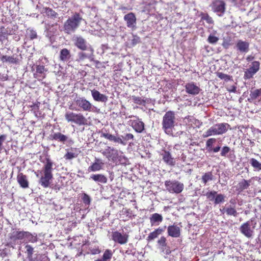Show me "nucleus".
Returning a JSON list of instances; mask_svg holds the SVG:
<instances>
[{
  "label": "nucleus",
  "instance_id": "obj_47",
  "mask_svg": "<svg viewBox=\"0 0 261 261\" xmlns=\"http://www.w3.org/2000/svg\"><path fill=\"white\" fill-rule=\"evenodd\" d=\"M121 138L122 139V141H124L126 144V141L134 139V136L133 134L128 133L126 134L124 136H121Z\"/></svg>",
  "mask_w": 261,
  "mask_h": 261
},
{
  "label": "nucleus",
  "instance_id": "obj_43",
  "mask_svg": "<svg viewBox=\"0 0 261 261\" xmlns=\"http://www.w3.org/2000/svg\"><path fill=\"white\" fill-rule=\"evenodd\" d=\"M26 249V253H27V255L29 259L32 257V255L33 254V248L30 245H27L25 247Z\"/></svg>",
  "mask_w": 261,
  "mask_h": 261
},
{
  "label": "nucleus",
  "instance_id": "obj_21",
  "mask_svg": "<svg viewBox=\"0 0 261 261\" xmlns=\"http://www.w3.org/2000/svg\"><path fill=\"white\" fill-rule=\"evenodd\" d=\"M236 48L241 53H247L249 51V43L247 41L239 40L237 41Z\"/></svg>",
  "mask_w": 261,
  "mask_h": 261
},
{
  "label": "nucleus",
  "instance_id": "obj_15",
  "mask_svg": "<svg viewBox=\"0 0 261 261\" xmlns=\"http://www.w3.org/2000/svg\"><path fill=\"white\" fill-rule=\"evenodd\" d=\"M87 50H88L89 53L80 52L78 53L76 60L79 62H82L86 59H88L90 61L93 60V49L91 46H89V49H87Z\"/></svg>",
  "mask_w": 261,
  "mask_h": 261
},
{
  "label": "nucleus",
  "instance_id": "obj_1",
  "mask_svg": "<svg viewBox=\"0 0 261 261\" xmlns=\"http://www.w3.org/2000/svg\"><path fill=\"white\" fill-rule=\"evenodd\" d=\"M53 163L49 159H47L45 163L42 170L40 172L41 174L39 176V174H36L37 177H40L39 183L43 187L47 188L50 184V181L53 178Z\"/></svg>",
  "mask_w": 261,
  "mask_h": 261
},
{
  "label": "nucleus",
  "instance_id": "obj_60",
  "mask_svg": "<svg viewBox=\"0 0 261 261\" xmlns=\"http://www.w3.org/2000/svg\"><path fill=\"white\" fill-rule=\"evenodd\" d=\"M102 153L103 154V155L106 156V157L110 159L112 156H113V153H112L111 154H108V148L106 149L105 151H103Z\"/></svg>",
  "mask_w": 261,
  "mask_h": 261
},
{
  "label": "nucleus",
  "instance_id": "obj_12",
  "mask_svg": "<svg viewBox=\"0 0 261 261\" xmlns=\"http://www.w3.org/2000/svg\"><path fill=\"white\" fill-rule=\"evenodd\" d=\"M185 87L186 92L192 96L198 95L201 91L200 87L193 82L186 84Z\"/></svg>",
  "mask_w": 261,
  "mask_h": 261
},
{
  "label": "nucleus",
  "instance_id": "obj_20",
  "mask_svg": "<svg viewBox=\"0 0 261 261\" xmlns=\"http://www.w3.org/2000/svg\"><path fill=\"white\" fill-rule=\"evenodd\" d=\"M91 95L95 101L106 102L108 99V96L106 95L100 93L98 91L93 89L91 91Z\"/></svg>",
  "mask_w": 261,
  "mask_h": 261
},
{
  "label": "nucleus",
  "instance_id": "obj_16",
  "mask_svg": "<svg viewBox=\"0 0 261 261\" xmlns=\"http://www.w3.org/2000/svg\"><path fill=\"white\" fill-rule=\"evenodd\" d=\"M72 41L78 48L83 50H86L89 49L86 40L81 36L74 35L72 38Z\"/></svg>",
  "mask_w": 261,
  "mask_h": 261
},
{
  "label": "nucleus",
  "instance_id": "obj_5",
  "mask_svg": "<svg viewBox=\"0 0 261 261\" xmlns=\"http://www.w3.org/2000/svg\"><path fill=\"white\" fill-rule=\"evenodd\" d=\"M65 118L68 122L73 123L80 126L84 125L87 123L86 118L81 113L67 111L65 114Z\"/></svg>",
  "mask_w": 261,
  "mask_h": 261
},
{
  "label": "nucleus",
  "instance_id": "obj_38",
  "mask_svg": "<svg viewBox=\"0 0 261 261\" xmlns=\"http://www.w3.org/2000/svg\"><path fill=\"white\" fill-rule=\"evenodd\" d=\"M250 163L253 168L257 169L258 170H261V163L256 159L252 158L250 161Z\"/></svg>",
  "mask_w": 261,
  "mask_h": 261
},
{
  "label": "nucleus",
  "instance_id": "obj_46",
  "mask_svg": "<svg viewBox=\"0 0 261 261\" xmlns=\"http://www.w3.org/2000/svg\"><path fill=\"white\" fill-rule=\"evenodd\" d=\"M77 154H75V153L70 151L67 152V153H66L64 156V158L66 160H71L73 158H75L77 156Z\"/></svg>",
  "mask_w": 261,
  "mask_h": 261
},
{
  "label": "nucleus",
  "instance_id": "obj_45",
  "mask_svg": "<svg viewBox=\"0 0 261 261\" xmlns=\"http://www.w3.org/2000/svg\"><path fill=\"white\" fill-rule=\"evenodd\" d=\"M224 199L225 196L221 194H217L216 195V197L215 198L214 202L215 204H218L221 202H223L224 201Z\"/></svg>",
  "mask_w": 261,
  "mask_h": 261
},
{
  "label": "nucleus",
  "instance_id": "obj_50",
  "mask_svg": "<svg viewBox=\"0 0 261 261\" xmlns=\"http://www.w3.org/2000/svg\"><path fill=\"white\" fill-rule=\"evenodd\" d=\"M217 76L222 80H224L225 81H228L230 79L229 75L222 72L217 73Z\"/></svg>",
  "mask_w": 261,
  "mask_h": 261
},
{
  "label": "nucleus",
  "instance_id": "obj_17",
  "mask_svg": "<svg viewBox=\"0 0 261 261\" xmlns=\"http://www.w3.org/2000/svg\"><path fill=\"white\" fill-rule=\"evenodd\" d=\"M124 20L126 22L127 27L132 30L136 28V17L133 13H129L124 16Z\"/></svg>",
  "mask_w": 261,
  "mask_h": 261
},
{
  "label": "nucleus",
  "instance_id": "obj_40",
  "mask_svg": "<svg viewBox=\"0 0 261 261\" xmlns=\"http://www.w3.org/2000/svg\"><path fill=\"white\" fill-rule=\"evenodd\" d=\"M44 13L48 16L50 17L51 18L56 17L57 15V13L55 11L49 8H46L45 9Z\"/></svg>",
  "mask_w": 261,
  "mask_h": 261
},
{
  "label": "nucleus",
  "instance_id": "obj_34",
  "mask_svg": "<svg viewBox=\"0 0 261 261\" xmlns=\"http://www.w3.org/2000/svg\"><path fill=\"white\" fill-rule=\"evenodd\" d=\"M48 257L45 254H37L30 258V261H49Z\"/></svg>",
  "mask_w": 261,
  "mask_h": 261
},
{
  "label": "nucleus",
  "instance_id": "obj_28",
  "mask_svg": "<svg viewBox=\"0 0 261 261\" xmlns=\"http://www.w3.org/2000/svg\"><path fill=\"white\" fill-rule=\"evenodd\" d=\"M71 55L69 50L66 48L62 49L60 53V59L63 62H67L70 58Z\"/></svg>",
  "mask_w": 261,
  "mask_h": 261
},
{
  "label": "nucleus",
  "instance_id": "obj_55",
  "mask_svg": "<svg viewBox=\"0 0 261 261\" xmlns=\"http://www.w3.org/2000/svg\"><path fill=\"white\" fill-rule=\"evenodd\" d=\"M133 99L135 103L138 105H142L144 101L141 97L134 96L133 97Z\"/></svg>",
  "mask_w": 261,
  "mask_h": 261
},
{
  "label": "nucleus",
  "instance_id": "obj_19",
  "mask_svg": "<svg viewBox=\"0 0 261 261\" xmlns=\"http://www.w3.org/2000/svg\"><path fill=\"white\" fill-rule=\"evenodd\" d=\"M161 155L163 161L168 165L173 166L175 165V160L169 151L164 150Z\"/></svg>",
  "mask_w": 261,
  "mask_h": 261
},
{
  "label": "nucleus",
  "instance_id": "obj_62",
  "mask_svg": "<svg viewBox=\"0 0 261 261\" xmlns=\"http://www.w3.org/2000/svg\"><path fill=\"white\" fill-rule=\"evenodd\" d=\"M229 45H230V44L228 42H226V41H224L222 44V46L225 48H227L228 47V46H229Z\"/></svg>",
  "mask_w": 261,
  "mask_h": 261
},
{
  "label": "nucleus",
  "instance_id": "obj_29",
  "mask_svg": "<svg viewBox=\"0 0 261 261\" xmlns=\"http://www.w3.org/2000/svg\"><path fill=\"white\" fill-rule=\"evenodd\" d=\"M24 239L31 243H35L38 241L37 234L35 233L32 234L28 231H24Z\"/></svg>",
  "mask_w": 261,
  "mask_h": 261
},
{
  "label": "nucleus",
  "instance_id": "obj_26",
  "mask_svg": "<svg viewBox=\"0 0 261 261\" xmlns=\"http://www.w3.org/2000/svg\"><path fill=\"white\" fill-rule=\"evenodd\" d=\"M17 181L20 186L23 188H27L29 187V182L27 180V176L23 173H20L17 177Z\"/></svg>",
  "mask_w": 261,
  "mask_h": 261
},
{
  "label": "nucleus",
  "instance_id": "obj_10",
  "mask_svg": "<svg viewBox=\"0 0 261 261\" xmlns=\"http://www.w3.org/2000/svg\"><path fill=\"white\" fill-rule=\"evenodd\" d=\"M112 240L115 243L124 245L127 243L128 236L126 233H121L118 231L112 232Z\"/></svg>",
  "mask_w": 261,
  "mask_h": 261
},
{
  "label": "nucleus",
  "instance_id": "obj_64",
  "mask_svg": "<svg viewBox=\"0 0 261 261\" xmlns=\"http://www.w3.org/2000/svg\"><path fill=\"white\" fill-rule=\"evenodd\" d=\"M220 211L221 213L223 214H224L225 213H226V206L223 207L222 208H220Z\"/></svg>",
  "mask_w": 261,
  "mask_h": 261
},
{
  "label": "nucleus",
  "instance_id": "obj_49",
  "mask_svg": "<svg viewBox=\"0 0 261 261\" xmlns=\"http://www.w3.org/2000/svg\"><path fill=\"white\" fill-rule=\"evenodd\" d=\"M217 194V192L216 191H211L208 192L206 193V196L207 198L211 201L215 200V198L216 197V194Z\"/></svg>",
  "mask_w": 261,
  "mask_h": 261
},
{
  "label": "nucleus",
  "instance_id": "obj_3",
  "mask_svg": "<svg viewBox=\"0 0 261 261\" xmlns=\"http://www.w3.org/2000/svg\"><path fill=\"white\" fill-rule=\"evenodd\" d=\"M83 20L82 17L79 13H75L64 23V31L67 34L73 33Z\"/></svg>",
  "mask_w": 261,
  "mask_h": 261
},
{
  "label": "nucleus",
  "instance_id": "obj_13",
  "mask_svg": "<svg viewBox=\"0 0 261 261\" xmlns=\"http://www.w3.org/2000/svg\"><path fill=\"white\" fill-rule=\"evenodd\" d=\"M225 3L220 0L215 1L212 5V8L214 12L217 13L219 16H222L225 10Z\"/></svg>",
  "mask_w": 261,
  "mask_h": 261
},
{
  "label": "nucleus",
  "instance_id": "obj_63",
  "mask_svg": "<svg viewBox=\"0 0 261 261\" xmlns=\"http://www.w3.org/2000/svg\"><path fill=\"white\" fill-rule=\"evenodd\" d=\"M164 253L166 254H169L171 253V251L169 249H167L166 247L164 248V252H163Z\"/></svg>",
  "mask_w": 261,
  "mask_h": 261
},
{
  "label": "nucleus",
  "instance_id": "obj_44",
  "mask_svg": "<svg viewBox=\"0 0 261 261\" xmlns=\"http://www.w3.org/2000/svg\"><path fill=\"white\" fill-rule=\"evenodd\" d=\"M28 36L31 39H34L37 38V33L35 31L32 29H28L27 31Z\"/></svg>",
  "mask_w": 261,
  "mask_h": 261
},
{
  "label": "nucleus",
  "instance_id": "obj_48",
  "mask_svg": "<svg viewBox=\"0 0 261 261\" xmlns=\"http://www.w3.org/2000/svg\"><path fill=\"white\" fill-rule=\"evenodd\" d=\"M112 141L115 143L121 144L123 145H126V143L124 141H122V139L121 137L114 136Z\"/></svg>",
  "mask_w": 261,
  "mask_h": 261
},
{
  "label": "nucleus",
  "instance_id": "obj_24",
  "mask_svg": "<svg viewBox=\"0 0 261 261\" xmlns=\"http://www.w3.org/2000/svg\"><path fill=\"white\" fill-rule=\"evenodd\" d=\"M162 221V216L158 213L153 214L150 218V222L151 226L159 225Z\"/></svg>",
  "mask_w": 261,
  "mask_h": 261
},
{
  "label": "nucleus",
  "instance_id": "obj_22",
  "mask_svg": "<svg viewBox=\"0 0 261 261\" xmlns=\"http://www.w3.org/2000/svg\"><path fill=\"white\" fill-rule=\"evenodd\" d=\"M168 233L169 236L174 238H178L180 234V228L177 225H170L168 227Z\"/></svg>",
  "mask_w": 261,
  "mask_h": 261
},
{
  "label": "nucleus",
  "instance_id": "obj_8",
  "mask_svg": "<svg viewBox=\"0 0 261 261\" xmlns=\"http://www.w3.org/2000/svg\"><path fill=\"white\" fill-rule=\"evenodd\" d=\"M74 101L76 106L83 111L91 112L93 110L94 107L84 97H77L74 99Z\"/></svg>",
  "mask_w": 261,
  "mask_h": 261
},
{
  "label": "nucleus",
  "instance_id": "obj_52",
  "mask_svg": "<svg viewBox=\"0 0 261 261\" xmlns=\"http://www.w3.org/2000/svg\"><path fill=\"white\" fill-rule=\"evenodd\" d=\"M215 142L216 139L215 138H210L208 139L206 142V147L211 149L214 143Z\"/></svg>",
  "mask_w": 261,
  "mask_h": 261
},
{
  "label": "nucleus",
  "instance_id": "obj_18",
  "mask_svg": "<svg viewBox=\"0 0 261 261\" xmlns=\"http://www.w3.org/2000/svg\"><path fill=\"white\" fill-rule=\"evenodd\" d=\"M51 137L53 140L58 141L63 144H65L66 142H68L69 144H72L73 143L71 139H69L67 136L59 132L55 133L52 135Z\"/></svg>",
  "mask_w": 261,
  "mask_h": 261
},
{
  "label": "nucleus",
  "instance_id": "obj_2",
  "mask_svg": "<svg viewBox=\"0 0 261 261\" xmlns=\"http://www.w3.org/2000/svg\"><path fill=\"white\" fill-rule=\"evenodd\" d=\"M175 113L168 111L164 115L162 121V128L165 133L168 135H173V130L176 125Z\"/></svg>",
  "mask_w": 261,
  "mask_h": 261
},
{
  "label": "nucleus",
  "instance_id": "obj_42",
  "mask_svg": "<svg viewBox=\"0 0 261 261\" xmlns=\"http://www.w3.org/2000/svg\"><path fill=\"white\" fill-rule=\"evenodd\" d=\"M201 16V19L205 20L207 23L210 24H212L214 23V21L212 18L210 17L207 14L202 13Z\"/></svg>",
  "mask_w": 261,
  "mask_h": 261
},
{
  "label": "nucleus",
  "instance_id": "obj_51",
  "mask_svg": "<svg viewBox=\"0 0 261 261\" xmlns=\"http://www.w3.org/2000/svg\"><path fill=\"white\" fill-rule=\"evenodd\" d=\"M230 149L228 146H224L222 148L221 155L222 156H225L226 154L230 151Z\"/></svg>",
  "mask_w": 261,
  "mask_h": 261
},
{
  "label": "nucleus",
  "instance_id": "obj_36",
  "mask_svg": "<svg viewBox=\"0 0 261 261\" xmlns=\"http://www.w3.org/2000/svg\"><path fill=\"white\" fill-rule=\"evenodd\" d=\"M158 244L160 246V249L162 252H164V248L166 247V239L164 237H162L158 241Z\"/></svg>",
  "mask_w": 261,
  "mask_h": 261
},
{
  "label": "nucleus",
  "instance_id": "obj_11",
  "mask_svg": "<svg viewBox=\"0 0 261 261\" xmlns=\"http://www.w3.org/2000/svg\"><path fill=\"white\" fill-rule=\"evenodd\" d=\"M24 231L14 230L9 234L10 243L16 245L18 243V241L24 239Z\"/></svg>",
  "mask_w": 261,
  "mask_h": 261
},
{
  "label": "nucleus",
  "instance_id": "obj_58",
  "mask_svg": "<svg viewBox=\"0 0 261 261\" xmlns=\"http://www.w3.org/2000/svg\"><path fill=\"white\" fill-rule=\"evenodd\" d=\"M237 87L235 86H230L227 87V90L230 92L235 93L236 92Z\"/></svg>",
  "mask_w": 261,
  "mask_h": 261
},
{
  "label": "nucleus",
  "instance_id": "obj_35",
  "mask_svg": "<svg viewBox=\"0 0 261 261\" xmlns=\"http://www.w3.org/2000/svg\"><path fill=\"white\" fill-rule=\"evenodd\" d=\"M1 61L3 62H9L10 63L15 64L17 63V59L12 56H3L1 58Z\"/></svg>",
  "mask_w": 261,
  "mask_h": 261
},
{
  "label": "nucleus",
  "instance_id": "obj_57",
  "mask_svg": "<svg viewBox=\"0 0 261 261\" xmlns=\"http://www.w3.org/2000/svg\"><path fill=\"white\" fill-rule=\"evenodd\" d=\"M114 135L110 134L109 133H102V136L107 139L108 140L112 141Z\"/></svg>",
  "mask_w": 261,
  "mask_h": 261
},
{
  "label": "nucleus",
  "instance_id": "obj_59",
  "mask_svg": "<svg viewBox=\"0 0 261 261\" xmlns=\"http://www.w3.org/2000/svg\"><path fill=\"white\" fill-rule=\"evenodd\" d=\"M7 138L6 135H2L0 136V148L1 147L3 142L5 141Z\"/></svg>",
  "mask_w": 261,
  "mask_h": 261
},
{
  "label": "nucleus",
  "instance_id": "obj_27",
  "mask_svg": "<svg viewBox=\"0 0 261 261\" xmlns=\"http://www.w3.org/2000/svg\"><path fill=\"white\" fill-rule=\"evenodd\" d=\"M90 178L96 182L102 184H106L107 182V178L105 175L100 174H92Z\"/></svg>",
  "mask_w": 261,
  "mask_h": 261
},
{
  "label": "nucleus",
  "instance_id": "obj_23",
  "mask_svg": "<svg viewBox=\"0 0 261 261\" xmlns=\"http://www.w3.org/2000/svg\"><path fill=\"white\" fill-rule=\"evenodd\" d=\"M165 228L166 226L163 228L159 227L155 229L153 231L149 234L147 238V240L150 241L158 238L159 235L162 234L163 232L165 231Z\"/></svg>",
  "mask_w": 261,
  "mask_h": 261
},
{
  "label": "nucleus",
  "instance_id": "obj_14",
  "mask_svg": "<svg viewBox=\"0 0 261 261\" xmlns=\"http://www.w3.org/2000/svg\"><path fill=\"white\" fill-rule=\"evenodd\" d=\"M130 118L135 117L136 119L130 121V125L135 130L139 133H142L144 129V123L138 117L134 116H129Z\"/></svg>",
  "mask_w": 261,
  "mask_h": 261
},
{
  "label": "nucleus",
  "instance_id": "obj_39",
  "mask_svg": "<svg viewBox=\"0 0 261 261\" xmlns=\"http://www.w3.org/2000/svg\"><path fill=\"white\" fill-rule=\"evenodd\" d=\"M213 178V175L211 172L205 173L202 176V180L204 184H206L208 181L212 180Z\"/></svg>",
  "mask_w": 261,
  "mask_h": 261
},
{
  "label": "nucleus",
  "instance_id": "obj_37",
  "mask_svg": "<svg viewBox=\"0 0 261 261\" xmlns=\"http://www.w3.org/2000/svg\"><path fill=\"white\" fill-rule=\"evenodd\" d=\"M112 153H113V156L110 159L113 160L117 157L118 151L113 147H108V154H111Z\"/></svg>",
  "mask_w": 261,
  "mask_h": 261
},
{
  "label": "nucleus",
  "instance_id": "obj_6",
  "mask_svg": "<svg viewBox=\"0 0 261 261\" xmlns=\"http://www.w3.org/2000/svg\"><path fill=\"white\" fill-rule=\"evenodd\" d=\"M166 190L171 194H179L184 189V185L176 180H169L165 182Z\"/></svg>",
  "mask_w": 261,
  "mask_h": 261
},
{
  "label": "nucleus",
  "instance_id": "obj_33",
  "mask_svg": "<svg viewBox=\"0 0 261 261\" xmlns=\"http://www.w3.org/2000/svg\"><path fill=\"white\" fill-rule=\"evenodd\" d=\"M259 97H260L259 101H261V89L251 91L250 92V98L249 100H254Z\"/></svg>",
  "mask_w": 261,
  "mask_h": 261
},
{
  "label": "nucleus",
  "instance_id": "obj_61",
  "mask_svg": "<svg viewBox=\"0 0 261 261\" xmlns=\"http://www.w3.org/2000/svg\"><path fill=\"white\" fill-rule=\"evenodd\" d=\"M229 205H234V206L236 207V202L233 199H231L229 201V204H228Z\"/></svg>",
  "mask_w": 261,
  "mask_h": 261
},
{
  "label": "nucleus",
  "instance_id": "obj_53",
  "mask_svg": "<svg viewBox=\"0 0 261 261\" xmlns=\"http://www.w3.org/2000/svg\"><path fill=\"white\" fill-rule=\"evenodd\" d=\"M82 199L85 204H89L90 203L91 198L87 194H84Z\"/></svg>",
  "mask_w": 261,
  "mask_h": 261
},
{
  "label": "nucleus",
  "instance_id": "obj_54",
  "mask_svg": "<svg viewBox=\"0 0 261 261\" xmlns=\"http://www.w3.org/2000/svg\"><path fill=\"white\" fill-rule=\"evenodd\" d=\"M140 42V38L137 36H133V39L131 40V43L133 46H135Z\"/></svg>",
  "mask_w": 261,
  "mask_h": 261
},
{
  "label": "nucleus",
  "instance_id": "obj_41",
  "mask_svg": "<svg viewBox=\"0 0 261 261\" xmlns=\"http://www.w3.org/2000/svg\"><path fill=\"white\" fill-rule=\"evenodd\" d=\"M249 186L250 181H248L245 179H243L239 184V188L241 190L246 189L249 187Z\"/></svg>",
  "mask_w": 261,
  "mask_h": 261
},
{
  "label": "nucleus",
  "instance_id": "obj_32",
  "mask_svg": "<svg viewBox=\"0 0 261 261\" xmlns=\"http://www.w3.org/2000/svg\"><path fill=\"white\" fill-rule=\"evenodd\" d=\"M226 214L228 216H233L237 217L238 213L236 210V207L234 205H229L228 203L226 204Z\"/></svg>",
  "mask_w": 261,
  "mask_h": 261
},
{
  "label": "nucleus",
  "instance_id": "obj_25",
  "mask_svg": "<svg viewBox=\"0 0 261 261\" xmlns=\"http://www.w3.org/2000/svg\"><path fill=\"white\" fill-rule=\"evenodd\" d=\"M103 163L100 159H95V162L93 163L89 168L88 171L95 172L99 171L102 168Z\"/></svg>",
  "mask_w": 261,
  "mask_h": 261
},
{
  "label": "nucleus",
  "instance_id": "obj_30",
  "mask_svg": "<svg viewBox=\"0 0 261 261\" xmlns=\"http://www.w3.org/2000/svg\"><path fill=\"white\" fill-rule=\"evenodd\" d=\"M113 252L111 250L106 249L103 253L102 258L98 259L95 261H110L113 256Z\"/></svg>",
  "mask_w": 261,
  "mask_h": 261
},
{
  "label": "nucleus",
  "instance_id": "obj_7",
  "mask_svg": "<svg viewBox=\"0 0 261 261\" xmlns=\"http://www.w3.org/2000/svg\"><path fill=\"white\" fill-rule=\"evenodd\" d=\"M255 224H253L252 220L248 221L241 225L239 230L246 237L252 238L253 235Z\"/></svg>",
  "mask_w": 261,
  "mask_h": 261
},
{
  "label": "nucleus",
  "instance_id": "obj_31",
  "mask_svg": "<svg viewBox=\"0 0 261 261\" xmlns=\"http://www.w3.org/2000/svg\"><path fill=\"white\" fill-rule=\"evenodd\" d=\"M219 35L216 31L211 33L207 38V42L212 44H215L218 41Z\"/></svg>",
  "mask_w": 261,
  "mask_h": 261
},
{
  "label": "nucleus",
  "instance_id": "obj_4",
  "mask_svg": "<svg viewBox=\"0 0 261 261\" xmlns=\"http://www.w3.org/2000/svg\"><path fill=\"white\" fill-rule=\"evenodd\" d=\"M229 126L230 125L226 123L216 124L204 132L203 137L207 138L211 136L222 135L227 132Z\"/></svg>",
  "mask_w": 261,
  "mask_h": 261
},
{
  "label": "nucleus",
  "instance_id": "obj_9",
  "mask_svg": "<svg viewBox=\"0 0 261 261\" xmlns=\"http://www.w3.org/2000/svg\"><path fill=\"white\" fill-rule=\"evenodd\" d=\"M260 63L258 61H253L244 73V77L245 79H250L259 70Z\"/></svg>",
  "mask_w": 261,
  "mask_h": 261
},
{
  "label": "nucleus",
  "instance_id": "obj_56",
  "mask_svg": "<svg viewBox=\"0 0 261 261\" xmlns=\"http://www.w3.org/2000/svg\"><path fill=\"white\" fill-rule=\"evenodd\" d=\"M45 71H46L44 66L38 65L36 67V72L39 73H43Z\"/></svg>",
  "mask_w": 261,
  "mask_h": 261
}]
</instances>
